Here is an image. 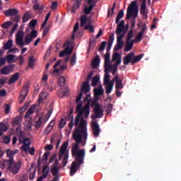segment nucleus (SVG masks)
Listing matches in <instances>:
<instances>
[{
    "mask_svg": "<svg viewBox=\"0 0 181 181\" xmlns=\"http://www.w3.org/2000/svg\"><path fill=\"white\" fill-rule=\"evenodd\" d=\"M91 107H94V112L95 115H92V119H95L96 118H103L104 111L98 103V100L93 99L90 103Z\"/></svg>",
    "mask_w": 181,
    "mask_h": 181,
    "instance_id": "7",
    "label": "nucleus"
},
{
    "mask_svg": "<svg viewBox=\"0 0 181 181\" xmlns=\"http://www.w3.org/2000/svg\"><path fill=\"white\" fill-rule=\"evenodd\" d=\"M6 59L7 60V63H13L15 62V55L8 54L6 56Z\"/></svg>",
    "mask_w": 181,
    "mask_h": 181,
    "instance_id": "41",
    "label": "nucleus"
},
{
    "mask_svg": "<svg viewBox=\"0 0 181 181\" xmlns=\"http://www.w3.org/2000/svg\"><path fill=\"white\" fill-rule=\"evenodd\" d=\"M112 43H114V34H112L109 37V40H108V44L109 45H112Z\"/></svg>",
    "mask_w": 181,
    "mask_h": 181,
    "instance_id": "64",
    "label": "nucleus"
},
{
    "mask_svg": "<svg viewBox=\"0 0 181 181\" xmlns=\"http://www.w3.org/2000/svg\"><path fill=\"white\" fill-rule=\"evenodd\" d=\"M12 70V66L11 65L4 66L0 70V74H3L4 76H8L11 73V71Z\"/></svg>",
    "mask_w": 181,
    "mask_h": 181,
    "instance_id": "16",
    "label": "nucleus"
},
{
    "mask_svg": "<svg viewBox=\"0 0 181 181\" xmlns=\"http://www.w3.org/2000/svg\"><path fill=\"white\" fill-rule=\"evenodd\" d=\"M63 47H66L64 50L66 54H71V52H73V49L70 48V42H64L63 45Z\"/></svg>",
    "mask_w": 181,
    "mask_h": 181,
    "instance_id": "23",
    "label": "nucleus"
},
{
    "mask_svg": "<svg viewBox=\"0 0 181 181\" xmlns=\"http://www.w3.org/2000/svg\"><path fill=\"white\" fill-rule=\"evenodd\" d=\"M45 97V92H41L40 93V95H39V98H38V100L40 101V103H42V101H43L44 98Z\"/></svg>",
    "mask_w": 181,
    "mask_h": 181,
    "instance_id": "59",
    "label": "nucleus"
},
{
    "mask_svg": "<svg viewBox=\"0 0 181 181\" xmlns=\"http://www.w3.org/2000/svg\"><path fill=\"white\" fill-rule=\"evenodd\" d=\"M114 9H115V3L113 4V6L111 9V11H110V10H108L107 16H112V15H114Z\"/></svg>",
    "mask_w": 181,
    "mask_h": 181,
    "instance_id": "58",
    "label": "nucleus"
},
{
    "mask_svg": "<svg viewBox=\"0 0 181 181\" xmlns=\"http://www.w3.org/2000/svg\"><path fill=\"white\" fill-rule=\"evenodd\" d=\"M100 56L97 55L92 61V68L93 69H97V67H98L99 64H100Z\"/></svg>",
    "mask_w": 181,
    "mask_h": 181,
    "instance_id": "21",
    "label": "nucleus"
},
{
    "mask_svg": "<svg viewBox=\"0 0 181 181\" xmlns=\"http://www.w3.org/2000/svg\"><path fill=\"white\" fill-rule=\"evenodd\" d=\"M0 131L2 132H6L8 131V126H6L5 124L4 123H1L0 124Z\"/></svg>",
    "mask_w": 181,
    "mask_h": 181,
    "instance_id": "51",
    "label": "nucleus"
},
{
    "mask_svg": "<svg viewBox=\"0 0 181 181\" xmlns=\"http://www.w3.org/2000/svg\"><path fill=\"white\" fill-rule=\"evenodd\" d=\"M51 15H52V12H50V11L47 14L45 19L43 23L42 24V26H41L42 29H43V28H45V26H46L47 21H49V18H50Z\"/></svg>",
    "mask_w": 181,
    "mask_h": 181,
    "instance_id": "42",
    "label": "nucleus"
},
{
    "mask_svg": "<svg viewBox=\"0 0 181 181\" xmlns=\"http://www.w3.org/2000/svg\"><path fill=\"white\" fill-rule=\"evenodd\" d=\"M59 166H51L50 172L54 176V177H56L57 180H59Z\"/></svg>",
    "mask_w": 181,
    "mask_h": 181,
    "instance_id": "14",
    "label": "nucleus"
},
{
    "mask_svg": "<svg viewBox=\"0 0 181 181\" xmlns=\"http://www.w3.org/2000/svg\"><path fill=\"white\" fill-rule=\"evenodd\" d=\"M144 57V54H140L135 57V52H131L123 59V63L124 66H128L129 63L132 66H134L136 63H138Z\"/></svg>",
    "mask_w": 181,
    "mask_h": 181,
    "instance_id": "4",
    "label": "nucleus"
},
{
    "mask_svg": "<svg viewBox=\"0 0 181 181\" xmlns=\"http://www.w3.org/2000/svg\"><path fill=\"white\" fill-rule=\"evenodd\" d=\"M90 91V82L88 81H86L84 82V83L82 85L81 88V92L84 93L85 94H87Z\"/></svg>",
    "mask_w": 181,
    "mask_h": 181,
    "instance_id": "17",
    "label": "nucleus"
},
{
    "mask_svg": "<svg viewBox=\"0 0 181 181\" xmlns=\"http://www.w3.org/2000/svg\"><path fill=\"white\" fill-rule=\"evenodd\" d=\"M52 110H48L44 119V122H47V121H49V119L50 118V115H52Z\"/></svg>",
    "mask_w": 181,
    "mask_h": 181,
    "instance_id": "50",
    "label": "nucleus"
},
{
    "mask_svg": "<svg viewBox=\"0 0 181 181\" xmlns=\"http://www.w3.org/2000/svg\"><path fill=\"white\" fill-rule=\"evenodd\" d=\"M134 40H132V41H126V46L124 47V52H129L132 49V47H134Z\"/></svg>",
    "mask_w": 181,
    "mask_h": 181,
    "instance_id": "19",
    "label": "nucleus"
},
{
    "mask_svg": "<svg viewBox=\"0 0 181 181\" xmlns=\"http://www.w3.org/2000/svg\"><path fill=\"white\" fill-rule=\"evenodd\" d=\"M144 37V34H142V33H138L137 35L136 36L135 40H134V42H137L139 43V42H141L142 40Z\"/></svg>",
    "mask_w": 181,
    "mask_h": 181,
    "instance_id": "39",
    "label": "nucleus"
},
{
    "mask_svg": "<svg viewBox=\"0 0 181 181\" xmlns=\"http://www.w3.org/2000/svg\"><path fill=\"white\" fill-rule=\"evenodd\" d=\"M19 141L23 145L30 146V144H31L30 139H29V138H23V140L19 139Z\"/></svg>",
    "mask_w": 181,
    "mask_h": 181,
    "instance_id": "38",
    "label": "nucleus"
},
{
    "mask_svg": "<svg viewBox=\"0 0 181 181\" xmlns=\"http://www.w3.org/2000/svg\"><path fill=\"white\" fill-rule=\"evenodd\" d=\"M32 18V16L30 15V13L29 11H27L23 16V23H26L29 19Z\"/></svg>",
    "mask_w": 181,
    "mask_h": 181,
    "instance_id": "31",
    "label": "nucleus"
},
{
    "mask_svg": "<svg viewBox=\"0 0 181 181\" xmlns=\"http://www.w3.org/2000/svg\"><path fill=\"white\" fill-rule=\"evenodd\" d=\"M29 83H27L23 87L22 92L21 93V95H23V100H25L26 97L28 96V94H29Z\"/></svg>",
    "mask_w": 181,
    "mask_h": 181,
    "instance_id": "18",
    "label": "nucleus"
},
{
    "mask_svg": "<svg viewBox=\"0 0 181 181\" xmlns=\"http://www.w3.org/2000/svg\"><path fill=\"white\" fill-rule=\"evenodd\" d=\"M94 8V5L90 4L89 7L86 6L83 9V12L85 15H88L91 13V11H93V8Z\"/></svg>",
    "mask_w": 181,
    "mask_h": 181,
    "instance_id": "32",
    "label": "nucleus"
},
{
    "mask_svg": "<svg viewBox=\"0 0 181 181\" xmlns=\"http://www.w3.org/2000/svg\"><path fill=\"white\" fill-rule=\"evenodd\" d=\"M115 33L117 36H119V35H123V37L125 36L127 30H125V21L124 20L121 21V22L117 24Z\"/></svg>",
    "mask_w": 181,
    "mask_h": 181,
    "instance_id": "10",
    "label": "nucleus"
},
{
    "mask_svg": "<svg viewBox=\"0 0 181 181\" xmlns=\"http://www.w3.org/2000/svg\"><path fill=\"white\" fill-rule=\"evenodd\" d=\"M8 163V169L12 172L13 175H16L21 170V168H22V161L18 160L16 162L10 160H6Z\"/></svg>",
    "mask_w": 181,
    "mask_h": 181,
    "instance_id": "8",
    "label": "nucleus"
},
{
    "mask_svg": "<svg viewBox=\"0 0 181 181\" xmlns=\"http://www.w3.org/2000/svg\"><path fill=\"white\" fill-rule=\"evenodd\" d=\"M49 175V165H45L42 168V179H46L47 177V175Z\"/></svg>",
    "mask_w": 181,
    "mask_h": 181,
    "instance_id": "27",
    "label": "nucleus"
},
{
    "mask_svg": "<svg viewBox=\"0 0 181 181\" xmlns=\"http://www.w3.org/2000/svg\"><path fill=\"white\" fill-rule=\"evenodd\" d=\"M28 67H30L31 69L35 67V58L33 57H29Z\"/></svg>",
    "mask_w": 181,
    "mask_h": 181,
    "instance_id": "34",
    "label": "nucleus"
},
{
    "mask_svg": "<svg viewBox=\"0 0 181 181\" xmlns=\"http://www.w3.org/2000/svg\"><path fill=\"white\" fill-rule=\"evenodd\" d=\"M84 101L87 103V104L83 107V103L80 102L77 106H76V112H78L77 116L75 118V127H78V124H81L80 122L81 121H84L83 118H81L83 115H84L85 118H88V115H90V112H91V108L90 107V103H91V95L88 94L86 95ZM80 124H79V129L81 130L80 128Z\"/></svg>",
    "mask_w": 181,
    "mask_h": 181,
    "instance_id": "2",
    "label": "nucleus"
},
{
    "mask_svg": "<svg viewBox=\"0 0 181 181\" xmlns=\"http://www.w3.org/2000/svg\"><path fill=\"white\" fill-rule=\"evenodd\" d=\"M12 25H13L12 21H7L1 25V28H3V29H8V28H9L10 26H12Z\"/></svg>",
    "mask_w": 181,
    "mask_h": 181,
    "instance_id": "45",
    "label": "nucleus"
},
{
    "mask_svg": "<svg viewBox=\"0 0 181 181\" xmlns=\"http://www.w3.org/2000/svg\"><path fill=\"white\" fill-rule=\"evenodd\" d=\"M5 64H6V58L1 57L0 58V67H2V66H5Z\"/></svg>",
    "mask_w": 181,
    "mask_h": 181,
    "instance_id": "57",
    "label": "nucleus"
},
{
    "mask_svg": "<svg viewBox=\"0 0 181 181\" xmlns=\"http://www.w3.org/2000/svg\"><path fill=\"white\" fill-rule=\"evenodd\" d=\"M13 46V40H8L6 44H4V47L5 50H9Z\"/></svg>",
    "mask_w": 181,
    "mask_h": 181,
    "instance_id": "29",
    "label": "nucleus"
},
{
    "mask_svg": "<svg viewBox=\"0 0 181 181\" xmlns=\"http://www.w3.org/2000/svg\"><path fill=\"white\" fill-rule=\"evenodd\" d=\"M21 122H22V116L19 115L13 121V125H21Z\"/></svg>",
    "mask_w": 181,
    "mask_h": 181,
    "instance_id": "33",
    "label": "nucleus"
},
{
    "mask_svg": "<svg viewBox=\"0 0 181 181\" xmlns=\"http://www.w3.org/2000/svg\"><path fill=\"white\" fill-rule=\"evenodd\" d=\"M124 38V35H119L117 36V45L115 47V52H118V50H121L122 47H124V41H122V39Z\"/></svg>",
    "mask_w": 181,
    "mask_h": 181,
    "instance_id": "11",
    "label": "nucleus"
},
{
    "mask_svg": "<svg viewBox=\"0 0 181 181\" xmlns=\"http://www.w3.org/2000/svg\"><path fill=\"white\" fill-rule=\"evenodd\" d=\"M42 122H43V117H40L38 120L36 122L35 127L37 129L40 128Z\"/></svg>",
    "mask_w": 181,
    "mask_h": 181,
    "instance_id": "46",
    "label": "nucleus"
},
{
    "mask_svg": "<svg viewBox=\"0 0 181 181\" xmlns=\"http://www.w3.org/2000/svg\"><path fill=\"white\" fill-rule=\"evenodd\" d=\"M18 13H19V11L16 8H11L4 11V15L6 16H12L11 21L16 23L11 28L12 33H13L15 30L18 29V26H19L18 23L21 21V16H18Z\"/></svg>",
    "mask_w": 181,
    "mask_h": 181,
    "instance_id": "3",
    "label": "nucleus"
},
{
    "mask_svg": "<svg viewBox=\"0 0 181 181\" xmlns=\"http://www.w3.org/2000/svg\"><path fill=\"white\" fill-rule=\"evenodd\" d=\"M134 37V30H130L127 33V37H126V42H132L131 39Z\"/></svg>",
    "mask_w": 181,
    "mask_h": 181,
    "instance_id": "37",
    "label": "nucleus"
},
{
    "mask_svg": "<svg viewBox=\"0 0 181 181\" xmlns=\"http://www.w3.org/2000/svg\"><path fill=\"white\" fill-rule=\"evenodd\" d=\"M18 153V150L12 151L11 149L6 150V155L7 158H9L7 160H11V162H13V156Z\"/></svg>",
    "mask_w": 181,
    "mask_h": 181,
    "instance_id": "15",
    "label": "nucleus"
},
{
    "mask_svg": "<svg viewBox=\"0 0 181 181\" xmlns=\"http://www.w3.org/2000/svg\"><path fill=\"white\" fill-rule=\"evenodd\" d=\"M68 146L69 141H65L59 149V160L62 159L63 166H66L69 162V151H66Z\"/></svg>",
    "mask_w": 181,
    "mask_h": 181,
    "instance_id": "6",
    "label": "nucleus"
},
{
    "mask_svg": "<svg viewBox=\"0 0 181 181\" xmlns=\"http://www.w3.org/2000/svg\"><path fill=\"white\" fill-rule=\"evenodd\" d=\"M85 29L86 30H89L90 33H94V26H93L92 25L88 24L85 26Z\"/></svg>",
    "mask_w": 181,
    "mask_h": 181,
    "instance_id": "49",
    "label": "nucleus"
},
{
    "mask_svg": "<svg viewBox=\"0 0 181 181\" xmlns=\"http://www.w3.org/2000/svg\"><path fill=\"white\" fill-rule=\"evenodd\" d=\"M81 98H83V93L81 92L76 97V103H78L81 101Z\"/></svg>",
    "mask_w": 181,
    "mask_h": 181,
    "instance_id": "61",
    "label": "nucleus"
},
{
    "mask_svg": "<svg viewBox=\"0 0 181 181\" xmlns=\"http://www.w3.org/2000/svg\"><path fill=\"white\" fill-rule=\"evenodd\" d=\"M141 5L140 7V12L141 15H145V12L146 11V0H141Z\"/></svg>",
    "mask_w": 181,
    "mask_h": 181,
    "instance_id": "24",
    "label": "nucleus"
},
{
    "mask_svg": "<svg viewBox=\"0 0 181 181\" xmlns=\"http://www.w3.org/2000/svg\"><path fill=\"white\" fill-rule=\"evenodd\" d=\"M30 148V146H28L26 144H23L22 149L24 151V152H28L29 148Z\"/></svg>",
    "mask_w": 181,
    "mask_h": 181,
    "instance_id": "63",
    "label": "nucleus"
},
{
    "mask_svg": "<svg viewBox=\"0 0 181 181\" xmlns=\"http://www.w3.org/2000/svg\"><path fill=\"white\" fill-rule=\"evenodd\" d=\"M110 53L107 52L105 55V67H110L111 61H110Z\"/></svg>",
    "mask_w": 181,
    "mask_h": 181,
    "instance_id": "25",
    "label": "nucleus"
},
{
    "mask_svg": "<svg viewBox=\"0 0 181 181\" xmlns=\"http://www.w3.org/2000/svg\"><path fill=\"white\" fill-rule=\"evenodd\" d=\"M83 0H74V4L71 9L72 13H76L77 9L81 6V2Z\"/></svg>",
    "mask_w": 181,
    "mask_h": 181,
    "instance_id": "13",
    "label": "nucleus"
},
{
    "mask_svg": "<svg viewBox=\"0 0 181 181\" xmlns=\"http://www.w3.org/2000/svg\"><path fill=\"white\" fill-rule=\"evenodd\" d=\"M136 3L135 1H132L131 3V6H129L127 8V18L131 19V18L133 16V18H136L138 16V8H136Z\"/></svg>",
    "mask_w": 181,
    "mask_h": 181,
    "instance_id": "9",
    "label": "nucleus"
},
{
    "mask_svg": "<svg viewBox=\"0 0 181 181\" xmlns=\"http://www.w3.org/2000/svg\"><path fill=\"white\" fill-rule=\"evenodd\" d=\"M49 30H50V25H47L44 28L42 36L45 37V36L47 35V33H49Z\"/></svg>",
    "mask_w": 181,
    "mask_h": 181,
    "instance_id": "48",
    "label": "nucleus"
},
{
    "mask_svg": "<svg viewBox=\"0 0 181 181\" xmlns=\"http://www.w3.org/2000/svg\"><path fill=\"white\" fill-rule=\"evenodd\" d=\"M33 39L37 37V31L33 30L30 34H28Z\"/></svg>",
    "mask_w": 181,
    "mask_h": 181,
    "instance_id": "56",
    "label": "nucleus"
},
{
    "mask_svg": "<svg viewBox=\"0 0 181 181\" xmlns=\"http://www.w3.org/2000/svg\"><path fill=\"white\" fill-rule=\"evenodd\" d=\"M99 82H100V77H98V76H94L92 79L91 86L95 87V86H97Z\"/></svg>",
    "mask_w": 181,
    "mask_h": 181,
    "instance_id": "35",
    "label": "nucleus"
},
{
    "mask_svg": "<svg viewBox=\"0 0 181 181\" xmlns=\"http://www.w3.org/2000/svg\"><path fill=\"white\" fill-rule=\"evenodd\" d=\"M115 88L116 90H122V88H124V86H122V79H119V82L116 83Z\"/></svg>",
    "mask_w": 181,
    "mask_h": 181,
    "instance_id": "44",
    "label": "nucleus"
},
{
    "mask_svg": "<svg viewBox=\"0 0 181 181\" xmlns=\"http://www.w3.org/2000/svg\"><path fill=\"white\" fill-rule=\"evenodd\" d=\"M106 94L108 95L112 91L114 87V82L111 81L110 83L105 84Z\"/></svg>",
    "mask_w": 181,
    "mask_h": 181,
    "instance_id": "26",
    "label": "nucleus"
},
{
    "mask_svg": "<svg viewBox=\"0 0 181 181\" xmlns=\"http://www.w3.org/2000/svg\"><path fill=\"white\" fill-rule=\"evenodd\" d=\"M50 8L51 9L54 11V9L57 8V1H52Z\"/></svg>",
    "mask_w": 181,
    "mask_h": 181,
    "instance_id": "62",
    "label": "nucleus"
},
{
    "mask_svg": "<svg viewBox=\"0 0 181 181\" xmlns=\"http://www.w3.org/2000/svg\"><path fill=\"white\" fill-rule=\"evenodd\" d=\"M88 21V19L87 18V16H82L81 17V28H83V26H86Z\"/></svg>",
    "mask_w": 181,
    "mask_h": 181,
    "instance_id": "36",
    "label": "nucleus"
},
{
    "mask_svg": "<svg viewBox=\"0 0 181 181\" xmlns=\"http://www.w3.org/2000/svg\"><path fill=\"white\" fill-rule=\"evenodd\" d=\"M66 125V119H62L59 122V128H64V126Z\"/></svg>",
    "mask_w": 181,
    "mask_h": 181,
    "instance_id": "55",
    "label": "nucleus"
},
{
    "mask_svg": "<svg viewBox=\"0 0 181 181\" xmlns=\"http://www.w3.org/2000/svg\"><path fill=\"white\" fill-rule=\"evenodd\" d=\"M32 42H33V38L29 34L26 35L25 40L23 42V31H19L16 35V43L20 47H23L25 45H29Z\"/></svg>",
    "mask_w": 181,
    "mask_h": 181,
    "instance_id": "5",
    "label": "nucleus"
},
{
    "mask_svg": "<svg viewBox=\"0 0 181 181\" xmlns=\"http://www.w3.org/2000/svg\"><path fill=\"white\" fill-rule=\"evenodd\" d=\"M92 130L94 136H98V135H100L101 130L100 129V125H98V122H97V121L93 122Z\"/></svg>",
    "mask_w": 181,
    "mask_h": 181,
    "instance_id": "12",
    "label": "nucleus"
},
{
    "mask_svg": "<svg viewBox=\"0 0 181 181\" xmlns=\"http://www.w3.org/2000/svg\"><path fill=\"white\" fill-rule=\"evenodd\" d=\"M95 97H100V95H103L104 94V89L103 86H100L98 88H96L93 90Z\"/></svg>",
    "mask_w": 181,
    "mask_h": 181,
    "instance_id": "20",
    "label": "nucleus"
},
{
    "mask_svg": "<svg viewBox=\"0 0 181 181\" xmlns=\"http://www.w3.org/2000/svg\"><path fill=\"white\" fill-rule=\"evenodd\" d=\"M58 84L60 87H63L66 84V78L64 76H60L58 79Z\"/></svg>",
    "mask_w": 181,
    "mask_h": 181,
    "instance_id": "40",
    "label": "nucleus"
},
{
    "mask_svg": "<svg viewBox=\"0 0 181 181\" xmlns=\"http://www.w3.org/2000/svg\"><path fill=\"white\" fill-rule=\"evenodd\" d=\"M86 122L82 119L80 124V129H76L73 133V139L76 144H74L71 149L72 156L75 157V161L72 162L70 169V176H74L80 166L84 163V157L86 151L84 149L80 150V144L83 139H87V128L86 127Z\"/></svg>",
    "mask_w": 181,
    "mask_h": 181,
    "instance_id": "1",
    "label": "nucleus"
},
{
    "mask_svg": "<svg viewBox=\"0 0 181 181\" xmlns=\"http://www.w3.org/2000/svg\"><path fill=\"white\" fill-rule=\"evenodd\" d=\"M19 80V73L14 74L11 78L8 80V84L11 86V84H13L14 83H16Z\"/></svg>",
    "mask_w": 181,
    "mask_h": 181,
    "instance_id": "22",
    "label": "nucleus"
},
{
    "mask_svg": "<svg viewBox=\"0 0 181 181\" xmlns=\"http://www.w3.org/2000/svg\"><path fill=\"white\" fill-rule=\"evenodd\" d=\"M106 45H107V42L105 41L102 42L99 48V52H104V49H105Z\"/></svg>",
    "mask_w": 181,
    "mask_h": 181,
    "instance_id": "52",
    "label": "nucleus"
},
{
    "mask_svg": "<svg viewBox=\"0 0 181 181\" xmlns=\"http://www.w3.org/2000/svg\"><path fill=\"white\" fill-rule=\"evenodd\" d=\"M124 18V10H120L116 17L115 23H119V20Z\"/></svg>",
    "mask_w": 181,
    "mask_h": 181,
    "instance_id": "30",
    "label": "nucleus"
},
{
    "mask_svg": "<svg viewBox=\"0 0 181 181\" xmlns=\"http://www.w3.org/2000/svg\"><path fill=\"white\" fill-rule=\"evenodd\" d=\"M148 30V27L146 25V23H144L141 26V30L140 31V33H142L143 35Z\"/></svg>",
    "mask_w": 181,
    "mask_h": 181,
    "instance_id": "54",
    "label": "nucleus"
},
{
    "mask_svg": "<svg viewBox=\"0 0 181 181\" xmlns=\"http://www.w3.org/2000/svg\"><path fill=\"white\" fill-rule=\"evenodd\" d=\"M76 54H74L73 57L71 59V66H74L76 64Z\"/></svg>",
    "mask_w": 181,
    "mask_h": 181,
    "instance_id": "60",
    "label": "nucleus"
},
{
    "mask_svg": "<svg viewBox=\"0 0 181 181\" xmlns=\"http://www.w3.org/2000/svg\"><path fill=\"white\" fill-rule=\"evenodd\" d=\"M36 25H37V21L36 20H32L29 23L30 29L33 30L35 29V28H36Z\"/></svg>",
    "mask_w": 181,
    "mask_h": 181,
    "instance_id": "47",
    "label": "nucleus"
},
{
    "mask_svg": "<svg viewBox=\"0 0 181 181\" xmlns=\"http://www.w3.org/2000/svg\"><path fill=\"white\" fill-rule=\"evenodd\" d=\"M73 110H71V112L69 114V118H71V122L69 124V129H73V127H74V117L73 116Z\"/></svg>",
    "mask_w": 181,
    "mask_h": 181,
    "instance_id": "28",
    "label": "nucleus"
},
{
    "mask_svg": "<svg viewBox=\"0 0 181 181\" xmlns=\"http://www.w3.org/2000/svg\"><path fill=\"white\" fill-rule=\"evenodd\" d=\"M110 74H105L104 79H103V83L104 84H110L111 83V81H110Z\"/></svg>",
    "mask_w": 181,
    "mask_h": 181,
    "instance_id": "43",
    "label": "nucleus"
},
{
    "mask_svg": "<svg viewBox=\"0 0 181 181\" xmlns=\"http://www.w3.org/2000/svg\"><path fill=\"white\" fill-rule=\"evenodd\" d=\"M49 155H50V153L49 151H46L42 156V160H44V162H47L49 158Z\"/></svg>",
    "mask_w": 181,
    "mask_h": 181,
    "instance_id": "53",
    "label": "nucleus"
}]
</instances>
